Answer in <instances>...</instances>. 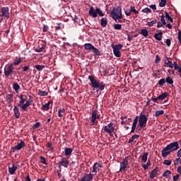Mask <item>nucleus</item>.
<instances>
[{
	"label": "nucleus",
	"instance_id": "4",
	"mask_svg": "<svg viewBox=\"0 0 181 181\" xmlns=\"http://www.w3.org/2000/svg\"><path fill=\"white\" fill-rule=\"evenodd\" d=\"M110 15L115 22H117V21H119V19H122V11L119 8H114L110 11Z\"/></svg>",
	"mask_w": 181,
	"mask_h": 181
},
{
	"label": "nucleus",
	"instance_id": "38",
	"mask_svg": "<svg viewBox=\"0 0 181 181\" xmlns=\"http://www.w3.org/2000/svg\"><path fill=\"white\" fill-rule=\"evenodd\" d=\"M165 83H168V84H173V79L170 76H168L165 79Z\"/></svg>",
	"mask_w": 181,
	"mask_h": 181
},
{
	"label": "nucleus",
	"instance_id": "33",
	"mask_svg": "<svg viewBox=\"0 0 181 181\" xmlns=\"http://www.w3.org/2000/svg\"><path fill=\"white\" fill-rule=\"evenodd\" d=\"M141 35L144 36V37H148V35H149V33L148 32V30L142 29L141 31Z\"/></svg>",
	"mask_w": 181,
	"mask_h": 181
},
{
	"label": "nucleus",
	"instance_id": "58",
	"mask_svg": "<svg viewBox=\"0 0 181 181\" xmlns=\"http://www.w3.org/2000/svg\"><path fill=\"white\" fill-rule=\"evenodd\" d=\"M163 25H165V24H163V23H162L160 21H158V25H157V28H163Z\"/></svg>",
	"mask_w": 181,
	"mask_h": 181
},
{
	"label": "nucleus",
	"instance_id": "13",
	"mask_svg": "<svg viewBox=\"0 0 181 181\" xmlns=\"http://www.w3.org/2000/svg\"><path fill=\"white\" fill-rule=\"evenodd\" d=\"M94 179V174L84 173L83 176L81 178V181H93Z\"/></svg>",
	"mask_w": 181,
	"mask_h": 181
},
{
	"label": "nucleus",
	"instance_id": "14",
	"mask_svg": "<svg viewBox=\"0 0 181 181\" xmlns=\"http://www.w3.org/2000/svg\"><path fill=\"white\" fill-rule=\"evenodd\" d=\"M18 169H19V164L14 163L12 166L8 167V173L10 175H15V173Z\"/></svg>",
	"mask_w": 181,
	"mask_h": 181
},
{
	"label": "nucleus",
	"instance_id": "2",
	"mask_svg": "<svg viewBox=\"0 0 181 181\" xmlns=\"http://www.w3.org/2000/svg\"><path fill=\"white\" fill-rule=\"evenodd\" d=\"M177 149H179V143H177V141L173 142L167 145L166 147L162 150V156L166 158L173 151H177Z\"/></svg>",
	"mask_w": 181,
	"mask_h": 181
},
{
	"label": "nucleus",
	"instance_id": "37",
	"mask_svg": "<svg viewBox=\"0 0 181 181\" xmlns=\"http://www.w3.org/2000/svg\"><path fill=\"white\" fill-rule=\"evenodd\" d=\"M165 14L166 19H168V21H170V22L173 23V18H172V17H170V16L169 15V13L165 11Z\"/></svg>",
	"mask_w": 181,
	"mask_h": 181
},
{
	"label": "nucleus",
	"instance_id": "30",
	"mask_svg": "<svg viewBox=\"0 0 181 181\" xmlns=\"http://www.w3.org/2000/svg\"><path fill=\"white\" fill-rule=\"evenodd\" d=\"M63 114H66V109L62 108L58 110V117L62 118L63 117Z\"/></svg>",
	"mask_w": 181,
	"mask_h": 181
},
{
	"label": "nucleus",
	"instance_id": "52",
	"mask_svg": "<svg viewBox=\"0 0 181 181\" xmlns=\"http://www.w3.org/2000/svg\"><path fill=\"white\" fill-rule=\"evenodd\" d=\"M142 160L144 161V162H146V160H148V153H145L142 156Z\"/></svg>",
	"mask_w": 181,
	"mask_h": 181
},
{
	"label": "nucleus",
	"instance_id": "45",
	"mask_svg": "<svg viewBox=\"0 0 181 181\" xmlns=\"http://www.w3.org/2000/svg\"><path fill=\"white\" fill-rule=\"evenodd\" d=\"M163 165H165L166 166H170L172 165V160H164Z\"/></svg>",
	"mask_w": 181,
	"mask_h": 181
},
{
	"label": "nucleus",
	"instance_id": "21",
	"mask_svg": "<svg viewBox=\"0 0 181 181\" xmlns=\"http://www.w3.org/2000/svg\"><path fill=\"white\" fill-rule=\"evenodd\" d=\"M6 101L8 104H11L13 102V93L7 94L6 95Z\"/></svg>",
	"mask_w": 181,
	"mask_h": 181
},
{
	"label": "nucleus",
	"instance_id": "56",
	"mask_svg": "<svg viewBox=\"0 0 181 181\" xmlns=\"http://www.w3.org/2000/svg\"><path fill=\"white\" fill-rule=\"evenodd\" d=\"M179 177H180L179 174H177L176 175H174L173 176V181L179 180Z\"/></svg>",
	"mask_w": 181,
	"mask_h": 181
},
{
	"label": "nucleus",
	"instance_id": "15",
	"mask_svg": "<svg viewBox=\"0 0 181 181\" xmlns=\"http://www.w3.org/2000/svg\"><path fill=\"white\" fill-rule=\"evenodd\" d=\"M26 146V144H25V141L21 140L19 143L17 144L14 147H13V152H16V151H21V149H23V148H25Z\"/></svg>",
	"mask_w": 181,
	"mask_h": 181
},
{
	"label": "nucleus",
	"instance_id": "3",
	"mask_svg": "<svg viewBox=\"0 0 181 181\" xmlns=\"http://www.w3.org/2000/svg\"><path fill=\"white\" fill-rule=\"evenodd\" d=\"M88 79L90 80L91 84H92V88H98L100 91H103L104 88H105V85L103 84V83H98L95 78H94V76H89Z\"/></svg>",
	"mask_w": 181,
	"mask_h": 181
},
{
	"label": "nucleus",
	"instance_id": "64",
	"mask_svg": "<svg viewBox=\"0 0 181 181\" xmlns=\"http://www.w3.org/2000/svg\"><path fill=\"white\" fill-rule=\"evenodd\" d=\"M23 71H28V70H29V66H25L23 68Z\"/></svg>",
	"mask_w": 181,
	"mask_h": 181
},
{
	"label": "nucleus",
	"instance_id": "8",
	"mask_svg": "<svg viewBox=\"0 0 181 181\" xmlns=\"http://www.w3.org/2000/svg\"><path fill=\"white\" fill-rule=\"evenodd\" d=\"M15 73L13 66L11 64H6L4 67V76L6 77H9Z\"/></svg>",
	"mask_w": 181,
	"mask_h": 181
},
{
	"label": "nucleus",
	"instance_id": "29",
	"mask_svg": "<svg viewBox=\"0 0 181 181\" xmlns=\"http://www.w3.org/2000/svg\"><path fill=\"white\" fill-rule=\"evenodd\" d=\"M42 110L43 111H49V110H50V102H48L47 103L43 105L42 107Z\"/></svg>",
	"mask_w": 181,
	"mask_h": 181
},
{
	"label": "nucleus",
	"instance_id": "12",
	"mask_svg": "<svg viewBox=\"0 0 181 181\" xmlns=\"http://www.w3.org/2000/svg\"><path fill=\"white\" fill-rule=\"evenodd\" d=\"M69 163H70V161L69 160H67V158L64 157V158H62L61 159L60 161H59V163H58V168L59 169H61L62 166H63L64 168H69Z\"/></svg>",
	"mask_w": 181,
	"mask_h": 181
},
{
	"label": "nucleus",
	"instance_id": "32",
	"mask_svg": "<svg viewBox=\"0 0 181 181\" xmlns=\"http://www.w3.org/2000/svg\"><path fill=\"white\" fill-rule=\"evenodd\" d=\"M93 52L94 56H101V51H99L95 47H94L93 49H92Z\"/></svg>",
	"mask_w": 181,
	"mask_h": 181
},
{
	"label": "nucleus",
	"instance_id": "59",
	"mask_svg": "<svg viewBox=\"0 0 181 181\" xmlns=\"http://www.w3.org/2000/svg\"><path fill=\"white\" fill-rule=\"evenodd\" d=\"M165 43H166L167 46H168V47H169V46H170L172 42L170 41V39H167L165 41Z\"/></svg>",
	"mask_w": 181,
	"mask_h": 181
},
{
	"label": "nucleus",
	"instance_id": "11",
	"mask_svg": "<svg viewBox=\"0 0 181 181\" xmlns=\"http://www.w3.org/2000/svg\"><path fill=\"white\" fill-rule=\"evenodd\" d=\"M104 131L107 132V134H109V135H112V132L115 131V125L113 123H110L104 127Z\"/></svg>",
	"mask_w": 181,
	"mask_h": 181
},
{
	"label": "nucleus",
	"instance_id": "42",
	"mask_svg": "<svg viewBox=\"0 0 181 181\" xmlns=\"http://www.w3.org/2000/svg\"><path fill=\"white\" fill-rule=\"evenodd\" d=\"M113 27L116 30H121L122 29V25L121 24H115Z\"/></svg>",
	"mask_w": 181,
	"mask_h": 181
},
{
	"label": "nucleus",
	"instance_id": "61",
	"mask_svg": "<svg viewBox=\"0 0 181 181\" xmlns=\"http://www.w3.org/2000/svg\"><path fill=\"white\" fill-rule=\"evenodd\" d=\"M39 127H40V122H36L34 126H33V128H39Z\"/></svg>",
	"mask_w": 181,
	"mask_h": 181
},
{
	"label": "nucleus",
	"instance_id": "31",
	"mask_svg": "<svg viewBox=\"0 0 181 181\" xmlns=\"http://www.w3.org/2000/svg\"><path fill=\"white\" fill-rule=\"evenodd\" d=\"M13 88L15 90L16 93H18L19 90H21V86L18 83H15L13 84Z\"/></svg>",
	"mask_w": 181,
	"mask_h": 181
},
{
	"label": "nucleus",
	"instance_id": "23",
	"mask_svg": "<svg viewBox=\"0 0 181 181\" xmlns=\"http://www.w3.org/2000/svg\"><path fill=\"white\" fill-rule=\"evenodd\" d=\"M13 112L16 118H19V117H21V112H19L18 106H14Z\"/></svg>",
	"mask_w": 181,
	"mask_h": 181
},
{
	"label": "nucleus",
	"instance_id": "16",
	"mask_svg": "<svg viewBox=\"0 0 181 181\" xmlns=\"http://www.w3.org/2000/svg\"><path fill=\"white\" fill-rule=\"evenodd\" d=\"M127 168H128V158H125L123 159L121 165H120V172H125L127 170Z\"/></svg>",
	"mask_w": 181,
	"mask_h": 181
},
{
	"label": "nucleus",
	"instance_id": "54",
	"mask_svg": "<svg viewBox=\"0 0 181 181\" xmlns=\"http://www.w3.org/2000/svg\"><path fill=\"white\" fill-rule=\"evenodd\" d=\"M49 29V27L47 25H44L42 28V32L46 33L47 32V30Z\"/></svg>",
	"mask_w": 181,
	"mask_h": 181
},
{
	"label": "nucleus",
	"instance_id": "20",
	"mask_svg": "<svg viewBox=\"0 0 181 181\" xmlns=\"http://www.w3.org/2000/svg\"><path fill=\"white\" fill-rule=\"evenodd\" d=\"M170 60H172L171 58H169V57H165V59H164L165 64L167 65V67H170V69H173L174 65H173V64L172 63V61H170Z\"/></svg>",
	"mask_w": 181,
	"mask_h": 181
},
{
	"label": "nucleus",
	"instance_id": "22",
	"mask_svg": "<svg viewBox=\"0 0 181 181\" xmlns=\"http://www.w3.org/2000/svg\"><path fill=\"white\" fill-rule=\"evenodd\" d=\"M100 25L102 28H107V25H108V20L107 19V18H101Z\"/></svg>",
	"mask_w": 181,
	"mask_h": 181
},
{
	"label": "nucleus",
	"instance_id": "49",
	"mask_svg": "<svg viewBox=\"0 0 181 181\" xmlns=\"http://www.w3.org/2000/svg\"><path fill=\"white\" fill-rule=\"evenodd\" d=\"M180 163H181V158H176V160L174 161V165L175 166H177V165H180Z\"/></svg>",
	"mask_w": 181,
	"mask_h": 181
},
{
	"label": "nucleus",
	"instance_id": "55",
	"mask_svg": "<svg viewBox=\"0 0 181 181\" xmlns=\"http://www.w3.org/2000/svg\"><path fill=\"white\" fill-rule=\"evenodd\" d=\"M124 13H125L126 16H131V13H132L131 10L124 11Z\"/></svg>",
	"mask_w": 181,
	"mask_h": 181
},
{
	"label": "nucleus",
	"instance_id": "26",
	"mask_svg": "<svg viewBox=\"0 0 181 181\" xmlns=\"http://www.w3.org/2000/svg\"><path fill=\"white\" fill-rule=\"evenodd\" d=\"M84 47L85 50H93L95 47L91 43H86Z\"/></svg>",
	"mask_w": 181,
	"mask_h": 181
},
{
	"label": "nucleus",
	"instance_id": "39",
	"mask_svg": "<svg viewBox=\"0 0 181 181\" xmlns=\"http://www.w3.org/2000/svg\"><path fill=\"white\" fill-rule=\"evenodd\" d=\"M35 69L38 70V71H42V70H43L45 69V66L44 65H35Z\"/></svg>",
	"mask_w": 181,
	"mask_h": 181
},
{
	"label": "nucleus",
	"instance_id": "53",
	"mask_svg": "<svg viewBox=\"0 0 181 181\" xmlns=\"http://www.w3.org/2000/svg\"><path fill=\"white\" fill-rule=\"evenodd\" d=\"M159 62H160V57H159V55H156L155 63L158 64V63H159Z\"/></svg>",
	"mask_w": 181,
	"mask_h": 181
},
{
	"label": "nucleus",
	"instance_id": "48",
	"mask_svg": "<svg viewBox=\"0 0 181 181\" xmlns=\"http://www.w3.org/2000/svg\"><path fill=\"white\" fill-rule=\"evenodd\" d=\"M52 145H53V144H52V141H48L47 144V148H49L50 151H54V148H53Z\"/></svg>",
	"mask_w": 181,
	"mask_h": 181
},
{
	"label": "nucleus",
	"instance_id": "36",
	"mask_svg": "<svg viewBox=\"0 0 181 181\" xmlns=\"http://www.w3.org/2000/svg\"><path fill=\"white\" fill-rule=\"evenodd\" d=\"M48 94L47 92L43 90H39L38 92V95H40V97H47Z\"/></svg>",
	"mask_w": 181,
	"mask_h": 181
},
{
	"label": "nucleus",
	"instance_id": "5",
	"mask_svg": "<svg viewBox=\"0 0 181 181\" xmlns=\"http://www.w3.org/2000/svg\"><path fill=\"white\" fill-rule=\"evenodd\" d=\"M89 15L90 16H92L93 18H97V16L103 17L105 14L101 11V8L96 7V9L94 8V7L91 6L89 9Z\"/></svg>",
	"mask_w": 181,
	"mask_h": 181
},
{
	"label": "nucleus",
	"instance_id": "28",
	"mask_svg": "<svg viewBox=\"0 0 181 181\" xmlns=\"http://www.w3.org/2000/svg\"><path fill=\"white\" fill-rule=\"evenodd\" d=\"M64 151L65 156H69V155H71V153L73 152V149L71 148H65Z\"/></svg>",
	"mask_w": 181,
	"mask_h": 181
},
{
	"label": "nucleus",
	"instance_id": "10",
	"mask_svg": "<svg viewBox=\"0 0 181 181\" xmlns=\"http://www.w3.org/2000/svg\"><path fill=\"white\" fill-rule=\"evenodd\" d=\"M112 47L113 49V53H114L115 57H121V51L120 50L123 47L122 44L112 45Z\"/></svg>",
	"mask_w": 181,
	"mask_h": 181
},
{
	"label": "nucleus",
	"instance_id": "43",
	"mask_svg": "<svg viewBox=\"0 0 181 181\" xmlns=\"http://www.w3.org/2000/svg\"><path fill=\"white\" fill-rule=\"evenodd\" d=\"M57 26H55V30H60L64 28V25H62V23H57Z\"/></svg>",
	"mask_w": 181,
	"mask_h": 181
},
{
	"label": "nucleus",
	"instance_id": "1",
	"mask_svg": "<svg viewBox=\"0 0 181 181\" xmlns=\"http://www.w3.org/2000/svg\"><path fill=\"white\" fill-rule=\"evenodd\" d=\"M20 99L19 103L18 104V107H21V112H25V111H28V108L32 105L33 100H30L33 98L31 95H29V100H28V95L21 94L18 96Z\"/></svg>",
	"mask_w": 181,
	"mask_h": 181
},
{
	"label": "nucleus",
	"instance_id": "19",
	"mask_svg": "<svg viewBox=\"0 0 181 181\" xmlns=\"http://www.w3.org/2000/svg\"><path fill=\"white\" fill-rule=\"evenodd\" d=\"M22 57H16L13 62L11 63V64L13 66H19V64H21V63H22Z\"/></svg>",
	"mask_w": 181,
	"mask_h": 181
},
{
	"label": "nucleus",
	"instance_id": "63",
	"mask_svg": "<svg viewBox=\"0 0 181 181\" xmlns=\"http://www.w3.org/2000/svg\"><path fill=\"white\" fill-rule=\"evenodd\" d=\"M149 7L153 9V11H156V5L155 4H152V5H150Z\"/></svg>",
	"mask_w": 181,
	"mask_h": 181
},
{
	"label": "nucleus",
	"instance_id": "18",
	"mask_svg": "<svg viewBox=\"0 0 181 181\" xmlns=\"http://www.w3.org/2000/svg\"><path fill=\"white\" fill-rule=\"evenodd\" d=\"M101 168H103V165L100 163H95L93 166L92 173H97V172H100Z\"/></svg>",
	"mask_w": 181,
	"mask_h": 181
},
{
	"label": "nucleus",
	"instance_id": "6",
	"mask_svg": "<svg viewBox=\"0 0 181 181\" xmlns=\"http://www.w3.org/2000/svg\"><path fill=\"white\" fill-rule=\"evenodd\" d=\"M46 49V42L40 40L35 45L34 49L37 53H40Z\"/></svg>",
	"mask_w": 181,
	"mask_h": 181
},
{
	"label": "nucleus",
	"instance_id": "24",
	"mask_svg": "<svg viewBox=\"0 0 181 181\" xmlns=\"http://www.w3.org/2000/svg\"><path fill=\"white\" fill-rule=\"evenodd\" d=\"M166 97H169V93L164 92L158 96V100L160 101H163L166 98Z\"/></svg>",
	"mask_w": 181,
	"mask_h": 181
},
{
	"label": "nucleus",
	"instance_id": "40",
	"mask_svg": "<svg viewBox=\"0 0 181 181\" xmlns=\"http://www.w3.org/2000/svg\"><path fill=\"white\" fill-rule=\"evenodd\" d=\"M141 166L143 168H144L145 170H146V169L151 166V160H148L146 164H143Z\"/></svg>",
	"mask_w": 181,
	"mask_h": 181
},
{
	"label": "nucleus",
	"instance_id": "35",
	"mask_svg": "<svg viewBox=\"0 0 181 181\" xmlns=\"http://www.w3.org/2000/svg\"><path fill=\"white\" fill-rule=\"evenodd\" d=\"M163 114H165V110H157L155 112V117H160V115H163Z\"/></svg>",
	"mask_w": 181,
	"mask_h": 181
},
{
	"label": "nucleus",
	"instance_id": "60",
	"mask_svg": "<svg viewBox=\"0 0 181 181\" xmlns=\"http://www.w3.org/2000/svg\"><path fill=\"white\" fill-rule=\"evenodd\" d=\"M175 70H177V71H178V73H181V67L179 66H175Z\"/></svg>",
	"mask_w": 181,
	"mask_h": 181
},
{
	"label": "nucleus",
	"instance_id": "41",
	"mask_svg": "<svg viewBox=\"0 0 181 181\" xmlns=\"http://www.w3.org/2000/svg\"><path fill=\"white\" fill-rule=\"evenodd\" d=\"M130 12H134V13H135V15H138V13H139V11H136V9L135 8V6H132L130 7Z\"/></svg>",
	"mask_w": 181,
	"mask_h": 181
},
{
	"label": "nucleus",
	"instance_id": "47",
	"mask_svg": "<svg viewBox=\"0 0 181 181\" xmlns=\"http://www.w3.org/2000/svg\"><path fill=\"white\" fill-rule=\"evenodd\" d=\"M156 22H158V21L156 19H155L151 22H148V26H149L150 28H152V26H153V25H155L156 23Z\"/></svg>",
	"mask_w": 181,
	"mask_h": 181
},
{
	"label": "nucleus",
	"instance_id": "44",
	"mask_svg": "<svg viewBox=\"0 0 181 181\" xmlns=\"http://www.w3.org/2000/svg\"><path fill=\"white\" fill-rule=\"evenodd\" d=\"M141 12H143V13H151L152 10H151L149 8H145L141 11Z\"/></svg>",
	"mask_w": 181,
	"mask_h": 181
},
{
	"label": "nucleus",
	"instance_id": "34",
	"mask_svg": "<svg viewBox=\"0 0 181 181\" xmlns=\"http://www.w3.org/2000/svg\"><path fill=\"white\" fill-rule=\"evenodd\" d=\"M170 175H172V172L170 170H167L163 174V177H166V179H168V177H169V176H170Z\"/></svg>",
	"mask_w": 181,
	"mask_h": 181
},
{
	"label": "nucleus",
	"instance_id": "17",
	"mask_svg": "<svg viewBox=\"0 0 181 181\" xmlns=\"http://www.w3.org/2000/svg\"><path fill=\"white\" fill-rule=\"evenodd\" d=\"M1 15L2 18H6L9 19V8L8 7H2L1 9Z\"/></svg>",
	"mask_w": 181,
	"mask_h": 181
},
{
	"label": "nucleus",
	"instance_id": "46",
	"mask_svg": "<svg viewBox=\"0 0 181 181\" xmlns=\"http://www.w3.org/2000/svg\"><path fill=\"white\" fill-rule=\"evenodd\" d=\"M159 6H160V8H163L164 6H166V0H160L159 3Z\"/></svg>",
	"mask_w": 181,
	"mask_h": 181
},
{
	"label": "nucleus",
	"instance_id": "62",
	"mask_svg": "<svg viewBox=\"0 0 181 181\" xmlns=\"http://www.w3.org/2000/svg\"><path fill=\"white\" fill-rule=\"evenodd\" d=\"M132 39H134V37L132 35H127V40L129 42L132 41Z\"/></svg>",
	"mask_w": 181,
	"mask_h": 181
},
{
	"label": "nucleus",
	"instance_id": "57",
	"mask_svg": "<svg viewBox=\"0 0 181 181\" xmlns=\"http://www.w3.org/2000/svg\"><path fill=\"white\" fill-rule=\"evenodd\" d=\"M138 119H139L138 116H136V117L134 119L133 124L138 125Z\"/></svg>",
	"mask_w": 181,
	"mask_h": 181
},
{
	"label": "nucleus",
	"instance_id": "27",
	"mask_svg": "<svg viewBox=\"0 0 181 181\" xmlns=\"http://www.w3.org/2000/svg\"><path fill=\"white\" fill-rule=\"evenodd\" d=\"M162 35H163V33H162V31H160L158 33H156L154 35V37L156 40H159V41L162 40Z\"/></svg>",
	"mask_w": 181,
	"mask_h": 181
},
{
	"label": "nucleus",
	"instance_id": "51",
	"mask_svg": "<svg viewBox=\"0 0 181 181\" xmlns=\"http://www.w3.org/2000/svg\"><path fill=\"white\" fill-rule=\"evenodd\" d=\"M40 158L41 163H43L44 165H47V162H46V158H45V157L40 156Z\"/></svg>",
	"mask_w": 181,
	"mask_h": 181
},
{
	"label": "nucleus",
	"instance_id": "50",
	"mask_svg": "<svg viewBox=\"0 0 181 181\" xmlns=\"http://www.w3.org/2000/svg\"><path fill=\"white\" fill-rule=\"evenodd\" d=\"M165 83H166V80H165V78H161L158 81V85L159 86H165Z\"/></svg>",
	"mask_w": 181,
	"mask_h": 181
},
{
	"label": "nucleus",
	"instance_id": "7",
	"mask_svg": "<svg viewBox=\"0 0 181 181\" xmlns=\"http://www.w3.org/2000/svg\"><path fill=\"white\" fill-rule=\"evenodd\" d=\"M100 115H98V110H95L92 112L91 119H90V125H98V121L97 119H100Z\"/></svg>",
	"mask_w": 181,
	"mask_h": 181
},
{
	"label": "nucleus",
	"instance_id": "25",
	"mask_svg": "<svg viewBox=\"0 0 181 181\" xmlns=\"http://www.w3.org/2000/svg\"><path fill=\"white\" fill-rule=\"evenodd\" d=\"M156 175H158V168H154L151 174H150V178L151 179H155L156 177Z\"/></svg>",
	"mask_w": 181,
	"mask_h": 181
},
{
	"label": "nucleus",
	"instance_id": "9",
	"mask_svg": "<svg viewBox=\"0 0 181 181\" xmlns=\"http://www.w3.org/2000/svg\"><path fill=\"white\" fill-rule=\"evenodd\" d=\"M146 122H148V117L146 115L141 114L139 118V128H145Z\"/></svg>",
	"mask_w": 181,
	"mask_h": 181
}]
</instances>
